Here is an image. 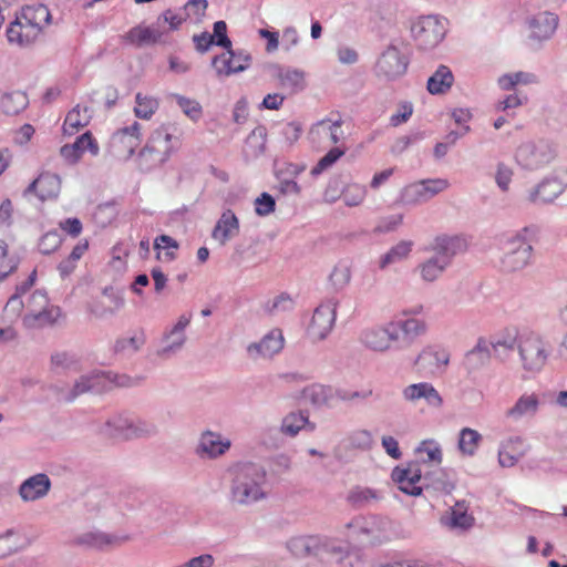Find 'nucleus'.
<instances>
[{"mask_svg":"<svg viewBox=\"0 0 567 567\" xmlns=\"http://www.w3.org/2000/svg\"><path fill=\"white\" fill-rule=\"evenodd\" d=\"M536 234L537 229L535 227H524L502 241L501 266L504 271H518L530 262Z\"/></svg>","mask_w":567,"mask_h":567,"instance_id":"f257e3e1","label":"nucleus"},{"mask_svg":"<svg viewBox=\"0 0 567 567\" xmlns=\"http://www.w3.org/2000/svg\"><path fill=\"white\" fill-rule=\"evenodd\" d=\"M517 353L523 371L535 375L547 364L550 347L538 332L524 330L518 338Z\"/></svg>","mask_w":567,"mask_h":567,"instance_id":"f03ea898","label":"nucleus"},{"mask_svg":"<svg viewBox=\"0 0 567 567\" xmlns=\"http://www.w3.org/2000/svg\"><path fill=\"white\" fill-rule=\"evenodd\" d=\"M265 473L254 464H245L237 468L233 486V497L241 504L251 503L262 497L260 488Z\"/></svg>","mask_w":567,"mask_h":567,"instance_id":"7ed1b4c3","label":"nucleus"},{"mask_svg":"<svg viewBox=\"0 0 567 567\" xmlns=\"http://www.w3.org/2000/svg\"><path fill=\"white\" fill-rule=\"evenodd\" d=\"M183 136L184 131L177 123L164 124L152 133L144 152L156 153L159 161H165L179 150Z\"/></svg>","mask_w":567,"mask_h":567,"instance_id":"20e7f679","label":"nucleus"},{"mask_svg":"<svg viewBox=\"0 0 567 567\" xmlns=\"http://www.w3.org/2000/svg\"><path fill=\"white\" fill-rule=\"evenodd\" d=\"M23 323L28 328L53 323L60 317V309L49 307V299L42 291H34L28 299Z\"/></svg>","mask_w":567,"mask_h":567,"instance_id":"39448f33","label":"nucleus"},{"mask_svg":"<svg viewBox=\"0 0 567 567\" xmlns=\"http://www.w3.org/2000/svg\"><path fill=\"white\" fill-rule=\"evenodd\" d=\"M117 386H130L132 380L126 375L115 377L111 379L110 374L106 373H94L92 375L82 377L74 385L72 392L65 398L66 401L74 400L78 395L89 391L96 393L110 390L112 384Z\"/></svg>","mask_w":567,"mask_h":567,"instance_id":"423d86ee","label":"nucleus"},{"mask_svg":"<svg viewBox=\"0 0 567 567\" xmlns=\"http://www.w3.org/2000/svg\"><path fill=\"white\" fill-rule=\"evenodd\" d=\"M450 186L445 178L423 179L405 186L401 193V202L413 205L426 202Z\"/></svg>","mask_w":567,"mask_h":567,"instance_id":"0eeeda50","label":"nucleus"},{"mask_svg":"<svg viewBox=\"0 0 567 567\" xmlns=\"http://www.w3.org/2000/svg\"><path fill=\"white\" fill-rule=\"evenodd\" d=\"M412 32L420 48L432 49L443 40L445 29L436 17L427 16L413 25Z\"/></svg>","mask_w":567,"mask_h":567,"instance_id":"6e6552de","label":"nucleus"},{"mask_svg":"<svg viewBox=\"0 0 567 567\" xmlns=\"http://www.w3.org/2000/svg\"><path fill=\"white\" fill-rule=\"evenodd\" d=\"M251 56L246 51H234L231 47L219 55L214 56L212 66L218 76H230L247 70Z\"/></svg>","mask_w":567,"mask_h":567,"instance_id":"1a4fd4ad","label":"nucleus"},{"mask_svg":"<svg viewBox=\"0 0 567 567\" xmlns=\"http://www.w3.org/2000/svg\"><path fill=\"white\" fill-rule=\"evenodd\" d=\"M122 41L135 48L167 43V30L154 25H142L131 28L122 35Z\"/></svg>","mask_w":567,"mask_h":567,"instance_id":"9d476101","label":"nucleus"},{"mask_svg":"<svg viewBox=\"0 0 567 567\" xmlns=\"http://www.w3.org/2000/svg\"><path fill=\"white\" fill-rule=\"evenodd\" d=\"M408 64V60L400 51L394 47H390L377 62V74L386 80H394L406 72Z\"/></svg>","mask_w":567,"mask_h":567,"instance_id":"9b49d317","label":"nucleus"},{"mask_svg":"<svg viewBox=\"0 0 567 567\" xmlns=\"http://www.w3.org/2000/svg\"><path fill=\"white\" fill-rule=\"evenodd\" d=\"M85 152L93 156L100 152L99 143L91 132L83 133L73 143L65 144L60 148L61 157L70 165L76 164Z\"/></svg>","mask_w":567,"mask_h":567,"instance_id":"f8f14e48","label":"nucleus"},{"mask_svg":"<svg viewBox=\"0 0 567 567\" xmlns=\"http://www.w3.org/2000/svg\"><path fill=\"white\" fill-rule=\"evenodd\" d=\"M141 125L134 122L131 126L118 130L112 136V146L115 151L128 157L134 154L135 150L141 145Z\"/></svg>","mask_w":567,"mask_h":567,"instance_id":"ddd939ff","label":"nucleus"},{"mask_svg":"<svg viewBox=\"0 0 567 567\" xmlns=\"http://www.w3.org/2000/svg\"><path fill=\"white\" fill-rule=\"evenodd\" d=\"M421 476L422 472L416 463H410L405 468L395 467L392 472V478L398 483L399 488L412 496H417L422 492L419 485Z\"/></svg>","mask_w":567,"mask_h":567,"instance_id":"4468645a","label":"nucleus"},{"mask_svg":"<svg viewBox=\"0 0 567 567\" xmlns=\"http://www.w3.org/2000/svg\"><path fill=\"white\" fill-rule=\"evenodd\" d=\"M60 190V176L49 172L41 173L27 189V192L35 194L42 202L55 199L59 196Z\"/></svg>","mask_w":567,"mask_h":567,"instance_id":"2eb2a0df","label":"nucleus"},{"mask_svg":"<svg viewBox=\"0 0 567 567\" xmlns=\"http://www.w3.org/2000/svg\"><path fill=\"white\" fill-rule=\"evenodd\" d=\"M403 399L409 402L424 400L425 403L439 409L443 405V398L439 391L429 382H420L408 385L402 391Z\"/></svg>","mask_w":567,"mask_h":567,"instance_id":"dca6fc26","label":"nucleus"},{"mask_svg":"<svg viewBox=\"0 0 567 567\" xmlns=\"http://www.w3.org/2000/svg\"><path fill=\"white\" fill-rule=\"evenodd\" d=\"M42 33V31L31 22L20 19V14L16 16L7 29V38L10 43L19 45H28L33 43Z\"/></svg>","mask_w":567,"mask_h":567,"instance_id":"f3484780","label":"nucleus"},{"mask_svg":"<svg viewBox=\"0 0 567 567\" xmlns=\"http://www.w3.org/2000/svg\"><path fill=\"white\" fill-rule=\"evenodd\" d=\"M285 344V338L280 329H272L258 343H252L247 351L252 359L271 358L280 352Z\"/></svg>","mask_w":567,"mask_h":567,"instance_id":"a211bd4d","label":"nucleus"},{"mask_svg":"<svg viewBox=\"0 0 567 567\" xmlns=\"http://www.w3.org/2000/svg\"><path fill=\"white\" fill-rule=\"evenodd\" d=\"M565 189V183L556 177L543 181L535 189L530 190L526 200L540 205L555 200Z\"/></svg>","mask_w":567,"mask_h":567,"instance_id":"6ab92c4d","label":"nucleus"},{"mask_svg":"<svg viewBox=\"0 0 567 567\" xmlns=\"http://www.w3.org/2000/svg\"><path fill=\"white\" fill-rule=\"evenodd\" d=\"M540 406L539 395L535 392L523 393L509 408L505 415L513 421H519L522 419L534 417Z\"/></svg>","mask_w":567,"mask_h":567,"instance_id":"aec40b11","label":"nucleus"},{"mask_svg":"<svg viewBox=\"0 0 567 567\" xmlns=\"http://www.w3.org/2000/svg\"><path fill=\"white\" fill-rule=\"evenodd\" d=\"M361 340L367 348L373 351H385L393 341L398 340V333L395 329L392 330L389 326L386 328L377 327L367 329Z\"/></svg>","mask_w":567,"mask_h":567,"instance_id":"412c9836","label":"nucleus"},{"mask_svg":"<svg viewBox=\"0 0 567 567\" xmlns=\"http://www.w3.org/2000/svg\"><path fill=\"white\" fill-rule=\"evenodd\" d=\"M336 320V312L329 305L319 306L312 316L309 326L310 334L316 339H323L331 331Z\"/></svg>","mask_w":567,"mask_h":567,"instance_id":"4be33fe9","label":"nucleus"},{"mask_svg":"<svg viewBox=\"0 0 567 567\" xmlns=\"http://www.w3.org/2000/svg\"><path fill=\"white\" fill-rule=\"evenodd\" d=\"M50 486L51 482L47 474H35L21 484L19 494L25 502L35 501L45 496Z\"/></svg>","mask_w":567,"mask_h":567,"instance_id":"5701e85b","label":"nucleus"},{"mask_svg":"<svg viewBox=\"0 0 567 567\" xmlns=\"http://www.w3.org/2000/svg\"><path fill=\"white\" fill-rule=\"evenodd\" d=\"M544 148V145L538 147L532 142L524 143L516 151V161L526 168L537 167L548 161V155Z\"/></svg>","mask_w":567,"mask_h":567,"instance_id":"b1692460","label":"nucleus"},{"mask_svg":"<svg viewBox=\"0 0 567 567\" xmlns=\"http://www.w3.org/2000/svg\"><path fill=\"white\" fill-rule=\"evenodd\" d=\"M465 248V241L458 236H437L431 245V250L436 254L435 257L440 259H446L450 265L451 259L458 251Z\"/></svg>","mask_w":567,"mask_h":567,"instance_id":"393cba45","label":"nucleus"},{"mask_svg":"<svg viewBox=\"0 0 567 567\" xmlns=\"http://www.w3.org/2000/svg\"><path fill=\"white\" fill-rule=\"evenodd\" d=\"M316 140L327 138L331 144H338L343 137L342 121L323 118L317 122L310 131Z\"/></svg>","mask_w":567,"mask_h":567,"instance_id":"a878e982","label":"nucleus"},{"mask_svg":"<svg viewBox=\"0 0 567 567\" xmlns=\"http://www.w3.org/2000/svg\"><path fill=\"white\" fill-rule=\"evenodd\" d=\"M526 447L520 437H512L501 444L498 463L502 467H512L525 454Z\"/></svg>","mask_w":567,"mask_h":567,"instance_id":"bb28decb","label":"nucleus"},{"mask_svg":"<svg viewBox=\"0 0 567 567\" xmlns=\"http://www.w3.org/2000/svg\"><path fill=\"white\" fill-rule=\"evenodd\" d=\"M238 218L230 209H228L224 212L218 219L213 230V238L224 245L238 233Z\"/></svg>","mask_w":567,"mask_h":567,"instance_id":"cd10ccee","label":"nucleus"},{"mask_svg":"<svg viewBox=\"0 0 567 567\" xmlns=\"http://www.w3.org/2000/svg\"><path fill=\"white\" fill-rule=\"evenodd\" d=\"M558 25V17L550 12H542L529 23L530 33L534 39L544 40L549 38Z\"/></svg>","mask_w":567,"mask_h":567,"instance_id":"c85d7f7f","label":"nucleus"},{"mask_svg":"<svg viewBox=\"0 0 567 567\" xmlns=\"http://www.w3.org/2000/svg\"><path fill=\"white\" fill-rule=\"evenodd\" d=\"M442 523L450 528L468 529L474 524V517L468 514V508L464 502H457L451 507L447 515L442 517Z\"/></svg>","mask_w":567,"mask_h":567,"instance_id":"c756f323","label":"nucleus"},{"mask_svg":"<svg viewBox=\"0 0 567 567\" xmlns=\"http://www.w3.org/2000/svg\"><path fill=\"white\" fill-rule=\"evenodd\" d=\"M491 358V349L486 339L480 338L476 346L466 353L464 367L468 373H472L485 365Z\"/></svg>","mask_w":567,"mask_h":567,"instance_id":"7c9ffc66","label":"nucleus"},{"mask_svg":"<svg viewBox=\"0 0 567 567\" xmlns=\"http://www.w3.org/2000/svg\"><path fill=\"white\" fill-rule=\"evenodd\" d=\"M91 117V110L87 106L78 104L65 116L63 123L64 134L74 135L90 123Z\"/></svg>","mask_w":567,"mask_h":567,"instance_id":"2f4dec72","label":"nucleus"},{"mask_svg":"<svg viewBox=\"0 0 567 567\" xmlns=\"http://www.w3.org/2000/svg\"><path fill=\"white\" fill-rule=\"evenodd\" d=\"M19 14L20 19L31 22L41 31L51 22V13L48 7L41 3L24 6Z\"/></svg>","mask_w":567,"mask_h":567,"instance_id":"473e14b6","label":"nucleus"},{"mask_svg":"<svg viewBox=\"0 0 567 567\" xmlns=\"http://www.w3.org/2000/svg\"><path fill=\"white\" fill-rule=\"evenodd\" d=\"M453 82L454 76L450 68L440 65L427 80L426 87L431 94H443L452 87Z\"/></svg>","mask_w":567,"mask_h":567,"instance_id":"72a5a7b5","label":"nucleus"},{"mask_svg":"<svg viewBox=\"0 0 567 567\" xmlns=\"http://www.w3.org/2000/svg\"><path fill=\"white\" fill-rule=\"evenodd\" d=\"M276 78L279 85L290 93H296L305 87V72L301 70L278 68Z\"/></svg>","mask_w":567,"mask_h":567,"instance_id":"f704fd0d","label":"nucleus"},{"mask_svg":"<svg viewBox=\"0 0 567 567\" xmlns=\"http://www.w3.org/2000/svg\"><path fill=\"white\" fill-rule=\"evenodd\" d=\"M301 396L313 405H324L333 400V391L330 386L311 384L302 389Z\"/></svg>","mask_w":567,"mask_h":567,"instance_id":"c9c22d12","label":"nucleus"},{"mask_svg":"<svg viewBox=\"0 0 567 567\" xmlns=\"http://www.w3.org/2000/svg\"><path fill=\"white\" fill-rule=\"evenodd\" d=\"M230 446L229 441H223L219 435L207 432L203 434L199 449L209 457H216L225 453Z\"/></svg>","mask_w":567,"mask_h":567,"instance_id":"e433bc0d","label":"nucleus"},{"mask_svg":"<svg viewBox=\"0 0 567 567\" xmlns=\"http://www.w3.org/2000/svg\"><path fill=\"white\" fill-rule=\"evenodd\" d=\"M89 250V240L81 239L72 249L70 255L63 259L59 266V272L62 277H66L71 275L76 266L79 260L84 256V254Z\"/></svg>","mask_w":567,"mask_h":567,"instance_id":"4c0bfd02","label":"nucleus"},{"mask_svg":"<svg viewBox=\"0 0 567 567\" xmlns=\"http://www.w3.org/2000/svg\"><path fill=\"white\" fill-rule=\"evenodd\" d=\"M497 83L502 90L511 91L518 85H529L538 83V78L534 73L519 71L515 73H507L499 76Z\"/></svg>","mask_w":567,"mask_h":567,"instance_id":"58836bf2","label":"nucleus"},{"mask_svg":"<svg viewBox=\"0 0 567 567\" xmlns=\"http://www.w3.org/2000/svg\"><path fill=\"white\" fill-rule=\"evenodd\" d=\"M389 328L396 330L399 328L406 339L413 340L426 332L427 326L424 320L416 318H406L396 322H390Z\"/></svg>","mask_w":567,"mask_h":567,"instance_id":"ea45409f","label":"nucleus"},{"mask_svg":"<svg viewBox=\"0 0 567 567\" xmlns=\"http://www.w3.org/2000/svg\"><path fill=\"white\" fill-rule=\"evenodd\" d=\"M482 442V435L471 427H464L458 435V450L463 455H475Z\"/></svg>","mask_w":567,"mask_h":567,"instance_id":"a19ab883","label":"nucleus"},{"mask_svg":"<svg viewBox=\"0 0 567 567\" xmlns=\"http://www.w3.org/2000/svg\"><path fill=\"white\" fill-rule=\"evenodd\" d=\"M519 334L516 328H505L498 336L487 340L489 349L494 352H498L501 348L511 351L517 347Z\"/></svg>","mask_w":567,"mask_h":567,"instance_id":"79ce46f5","label":"nucleus"},{"mask_svg":"<svg viewBox=\"0 0 567 567\" xmlns=\"http://www.w3.org/2000/svg\"><path fill=\"white\" fill-rule=\"evenodd\" d=\"M1 109L6 114L16 115L28 105V96L20 91L4 94L0 102Z\"/></svg>","mask_w":567,"mask_h":567,"instance_id":"37998d69","label":"nucleus"},{"mask_svg":"<svg viewBox=\"0 0 567 567\" xmlns=\"http://www.w3.org/2000/svg\"><path fill=\"white\" fill-rule=\"evenodd\" d=\"M19 262L18 257L9 255L8 244L0 239V282L17 271Z\"/></svg>","mask_w":567,"mask_h":567,"instance_id":"c03bdc74","label":"nucleus"},{"mask_svg":"<svg viewBox=\"0 0 567 567\" xmlns=\"http://www.w3.org/2000/svg\"><path fill=\"white\" fill-rule=\"evenodd\" d=\"M421 361H429L433 365L434 370H443L450 362V353L444 349H426L416 359L415 364H420Z\"/></svg>","mask_w":567,"mask_h":567,"instance_id":"a18cd8bd","label":"nucleus"},{"mask_svg":"<svg viewBox=\"0 0 567 567\" xmlns=\"http://www.w3.org/2000/svg\"><path fill=\"white\" fill-rule=\"evenodd\" d=\"M447 266L449 265L446 259L434 257L421 264L419 268L421 277L425 281H434L443 274Z\"/></svg>","mask_w":567,"mask_h":567,"instance_id":"49530a36","label":"nucleus"},{"mask_svg":"<svg viewBox=\"0 0 567 567\" xmlns=\"http://www.w3.org/2000/svg\"><path fill=\"white\" fill-rule=\"evenodd\" d=\"M136 105L134 113L137 117L150 120L158 109V101L152 96L137 93L135 96Z\"/></svg>","mask_w":567,"mask_h":567,"instance_id":"de8ad7c7","label":"nucleus"},{"mask_svg":"<svg viewBox=\"0 0 567 567\" xmlns=\"http://www.w3.org/2000/svg\"><path fill=\"white\" fill-rule=\"evenodd\" d=\"M413 243L410 240H402L392 247L381 259L380 267L384 268L390 264L405 259L411 252Z\"/></svg>","mask_w":567,"mask_h":567,"instance_id":"09e8293b","label":"nucleus"},{"mask_svg":"<svg viewBox=\"0 0 567 567\" xmlns=\"http://www.w3.org/2000/svg\"><path fill=\"white\" fill-rule=\"evenodd\" d=\"M351 279L350 267L346 264H338L329 276V284L336 291L347 287Z\"/></svg>","mask_w":567,"mask_h":567,"instance_id":"8fccbe9b","label":"nucleus"},{"mask_svg":"<svg viewBox=\"0 0 567 567\" xmlns=\"http://www.w3.org/2000/svg\"><path fill=\"white\" fill-rule=\"evenodd\" d=\"M185 20H187L185 16L168 9L157 18L156 23L159 28L167 30L168 37L171 32L178 30Z\"/></svg>","mask_w":567,"mask_h":567,"instance_id":"3c124183","label":"nucleus"},{"mask_svg":"<svg viewBox=\"0 0 567 567\" xmlns=\"http://www.w3.org/2000/svg\"><path fill=\"white\" fill-rule=\"evenodd\" d=\"M295 301L286 293H281L265 306L266 312L272 316L289 312L293 309Z\"/></svg>","mask_w":567,"mask_h":567,"instance_id":"603ef678","label":"nucleus"},{"mask_svg":"<svg viewBox=\"0 0 567 567\" xmlns=\"http://www.w3.org/2000/svg\"><path fill=\"white\" fill-rule=\"evenodd\" d=\"M20 291L17 290V292L10 297L7 305L3 308V319L8 322L16 321L21 315L24 307V303L20 297Z\"/></svg>","mask_w":567,"mask_h":567,"instance_id":"864d4df0","label":"nucleus"},{"mask_svg":"<svg viewBox=\"0 0 567 567\" xmlns=\"http://www.w3.org/2000/svg\"><path fill=\"white\" fill-rule=\"evenodd\" d=\"M417 453L423 462H433L435 464H441L442 462L441 447L434 441H423L417 447Z\"/></svg>","mask_w":567,"mask_h":567,"instance_id":"5fc2aeb1","label":"nucleus"},{"mask_svg":"<svg viewBox=\"0 0 567 567\" xmlns=\"http://www.w3.org/2000/svg\"><path fill=\"white\" fill-rule=\"evenodd\" d=\"M367 189L363 185L352 183L346 186L342 198L348 206H358L365 198Z\"/></svg>","mask_w":567,"mask_h":567,"instance_id":"6e6d98bb","label":"nucleus"},{"mask_svg":"<svg viewBox=\"0 0 567 567\" xmlns=\"http://www.w3.org/2000/svg\"><path fill=\"white\" fill-rule=\"evenodd\" d=\"M308 423V416L302 413H290L287 415L281 425L284 433L291 436L296 435Z\"/></svg>","mask_w":567,"mask_h":567,"instance_id":"4d7b16f0","label":"nucleus"},{"mask_svg":"<svg viewBox=\"0 0 567 567\" xmlns=\"http://www.w3.org/2000/svg\"><path fill=\"white\" fill-rule=\"evenodd\" d=\"M346 153L344 148L333 147L331 148L311 169V175L317 176L322 172L331 167L341 156Z\"/></svg>","mask_w":567,"mask_h":567,"instance_id":"13d9d810","label":"nucleus"},{"mask_svg":"<svg viewBox=\"0 0 567 567\" xmlns=\"http://www.w3.org/2000/svg\"><path fill=\"white\" fill-rule=\"evenodd\" d=\"M80 542L86 544L87 546L100 549L105 548L106 546L118 544V539L116 537H112L102 533L85 534L82 536Z\"/></svg>","mask_w":567,"mask_h":567,"instance_id":"bf43d9fd","label":"nucleus"},{"mask_svg":"<svg viewBox=\"0 0 567 567\" xmlns=\"http://www.w3.org/2000/svg\"><path fill=\"white\" fill-rule=\"evenodd\" d=\"M207 7V0H188L184 6L186 19L200 22L206 13Z\"/></svg>","mask_w":567,"mask_h":567,"instance_id":"052dcab7","label":"nucleus"},{"mask_svg":"<svg viewBox=\"0 0 567 567\" xmlns=\"http://www.w3.org/2000/svg\"><path fill=\"white\" fill-rule=\"evenodd\" d=\"M176 101L185 115H187L190 120L197 121L202 116V106L197 101L181 95L176 96Z\"/></svg>","mask_w":567,"mask_h":567,"instance_id":"680f3d73","label":"nucleus"},{"mask_svg":"<svg viewBox=\"0 0 567 567\" xmlns=\"http://www.w3.org/2000/svg\"><path fill=\"white\" fill-rule=\"evenodd\" d=\"M19 548V537L9 532L6 535L0 536V558H6L11 554L16 553Z\"/></svg>","mask_w":567,"mask_h":567,"instance_id":"e2e57ef3","label":"nucleus"},{"mask_svg":"<svg viewBox=\"0 0 567 567\" xmlns=\"http://www.w3.org/2000/svg\"><path fill=\"white\" fill-rule=\"evenodd\" d=\"M275 199L268 193H262L255 200V210L259 216H267L275 210Z\"/></svg>","mask_w":567,"mask_h":567,"instance_id":"0e129e2a","label":"nucleus"},{"mask_svg":"<svg viewBox=\"0 0 567 567\" xmlns=\"http://www.w3.org/2000/svg\"><path fill=\"white\" fill-rule=\"evenodd\" d=\"M512 177H513V169L503 163L498 164L496 175H495V181H496L497 186L502 190H504V192L508 190Z\"/></svg>","mask_w":567,"mask_h":567,"instance_id":"69168bd1","label":"nucleus"},{"mask_svg":"<svg viewBox=\"0 0 567 567\" xmlns=\"http://www.w3.org/2000/svg\"><path fill=\"white\" fill-rule=\"evenodd\" d=\"M144 344L143 334L133 336L130 338H124L116 341L115 350L116 351H126L132 350L136 351Z\"/></svg>","mask_w":567,"mask_h":567,"instance_id":"338daca9","label":"nucleus"},{"mask_svg":"<svg viewBox=\"0 0 567 567\" xmlns=\"http://www.w3.org/2000/svg\"><path fill=\"white\" fill-rule=\"evenodd\" d=\"M61 244L60 235L56 231H49L40 240V249L43 254H50Z\"/></svg>","mask_w":567,"mask_h":567,"instance_id":"774afa93","label":"nucleus"}]
</instances>
